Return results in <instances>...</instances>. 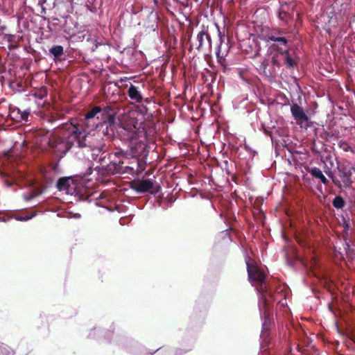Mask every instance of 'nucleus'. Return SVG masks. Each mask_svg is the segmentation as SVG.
<instances>
[{
    "label": "nucleus",
    "mask_w": 355,
    "mask_h": 355,
    "mask_svg": "<svg viewBox=\"0 0 355 355\" xmlns=\"http://www.w3.org/2000/svg\"><path fill=\"white\" fill-rule=\"evenodd\" d=\"M216 26L218 29V35L219 37L220 44L218 46L217 51H216V56L217 58L220 60L221 59H223L224 57H225L230 49V46L229 45L228 41L225 42V34L222 33L220 31L219 26L216 24ZM228 40V39H227Z\"/></svg>",
    "instance_id": "dca6fc26"
},
{
    "label": "nucleus",
    "mask_w": 355,
    "mask_h": 355,
    "mask_svg": "<svg viewBox=\"0 0 355 355\" xmlns=\"http://www.w3.org/2000/svg\"><path fill=\"white\" fill-rule=\"evenodd\" d=\"M53 20L54 21H59V19L58 18H53Z\"/></svg>",
    "instance_id": "72a5a7b5"
},
{
    "label": "nucleus",
    "mask_w": 355,
    "mask_h": 355,
    "mask_svg": "<svg viewBox=\"0 0 355 355\" xmlns=\"http://www.w3.org/2000/svg\"><path fill=\"white\" fill-rule=\"evenodd\" d=\"M127 94L129 98L135 103H141L144 101V97L140 89L132 84H130Z\"/></svg>",
    "instance_id": "a211bd4d"
},
{
    "label": "nucleus",
    "mask_w": 355,
    "mask_h": 355,
    "mask_svg": "<svg viewBox=\"0 0 355 355\" xmlns=\"http://www.w3.org/2000/svg\"><path fill=\"white\" fill-rule=\"evenodd\" d=\"M194 46L199 51L211 47V39L207 27L203 26L202 30L197 34L196 42L192 44L191 47Z\"/></svg>",
    "instance_id": "f8f14e48"
},
{
    "label": "nucleus",
    "mask_w": 355,
    "mask_h": 355,
    "mask_svg": "<svg viewBox=\"0 0 355 355\" xmlns=\"http://www.w3.org/2000/svg\"><path fill=\"white\" fill-rule=\"evenodd\" d=\"M333 206L336 209H343L345 205V201L340 196H337L332 201Z\"/></svg>",
    "instance_id": "4be33fe9"
},
{
    "label": "nucleus",
    "mask_w": 355,
    "mask_h": 355,
    "mask_svg": "<svg viewBox=\"0 0 355 355\" xmlns=\"http://www.w3.org/2000/svg\"><path fill=\"white\" fill-rule=\"evenodd\" d=\"M119 133L121 139L128 141V148L132 157H145L148 155L147 137L144 129L137 128V124L124 122L121 124Z\"/></svg>",
    "instance_id": "f257e3e1"
},
{
    "label": "nucleus",
    "mask_w": 355,
    "mask_h": 355,
    "mask_svg": "<svg viewBox=\"0 0 355 355\" xmlns=\"http://www.w3.org/2000/svg\"><path fill=\"white\" fill-rule=\"evenodd\" d=\"M49 146L54 150L55 153L61 155L66 154L73 146V140L70 138V132L67 139L61 137H53L50 139Z\"/></svg>",
    "instance_id": "0eeeda50"
},
{
    "label": "nucleus",
    "mask_w": 355,
    "mask_h": 355,
    "mask_svg": "<svg viewBox=\"0 0 355 355\" xmlns=\"http://www.w3.org/2000/svg\"><path fill=\"white\" fill-rule=\"evenodd\" d=\"M338 146L345 152L350 151L353 154H355V148H352L351 145L345 140H340L338 142Z\"/></svg>",
    "instance_id": "5701e85b"
},
{
    "label": "nucleus",
    "mask_w": 355,
    "mask_h": 355,
    "mask_svg": "<svg viewBox=\"0 0 355 355\" xmlns=\"http://www.w3.org/2000/svg\"><path fill=\"white\" fill-rule=\"evenodd\" d=\"M6 184L8 187H10L11 185H12L13 183L12 182H10L9 180H6Z\"/></svg>",
    "instance_id": "c756f323"
},
{
    "label": "nucleus",
    "mask_w": 355,
    "mask_h": 355,
    "mask_svg": "<svg viewBox=\"0 0 355 355\" xmlns=\"http://www.w3.org/2000/svg\"><path fill=\"white\" fill-rule=\"evenodd\" d=\"M49 52L53 56V60L55 61L60 60V57L64 54V49L61 45H55L49 49Z\"/></svg>",
    "instance_id": "412c9836"
},
{
    "label": "nucleus",
    "mask_w": 355,
    "mask_h": 355,
    "mask_svg": "<svg viewBox=\"0 0 355 355\" xmlns=\"http://www.w3.org/2000/svg\"><path fill=\"white\" fill-rule=\"evenodd\" d=\"M280 55L282 56L284 59V63L288 68H293L296 66V62L289 55V53L287 49H279Z\"/></svg>",
    "instance_id": "6ab92c4d"
},
{
    "label": "nucleus",
    "mask_w": 355,
    "mask_h": 355,
    "mask_svg": "<svg viewBox=\"0 0 355 355\" xmlns=\"http://www.w3.org/2000/svg\"><path fill=\"white\" fill-rule=\"evenodd\" d=\"M308 171L313 178L319 179L323 184H327L329 183L328 180L325 178L319 168L313 167Z\"/></svg>",
    "instance_id": "aec40b11"
},
{
    "label": "nucleus",
    "mask_w": 355,
    "mask_h": 355,
    "mask_svg": "<svg viewBox=\"0 0 355 355\" xmlns=\"http://www.w3.org/2000/svg\"><path fill=\"white\" fill-rule=\"evenodd\" d=\"M295 8V3L294 2L281 4L278 12V17L285 25H289L290 22L293 20Z\"/></svg>",
    "instance_id": "ddd939ff"
},
{
    "label": "nucleus",
    "mask_w": 355,
    "mask_h": 355,
    "mask_svg": "<svg viewBox=\"0 0 355 355\" xmlns=\"http://www.w3.org/2000/svg\"><path fill=\"white\" fill-rule=\"evenodd\" d=\"M73 184V180L71 177H63L58 180L56 187L59 191H65L67 193H69L74 189L71 187Z\"/></svg>",
    "instance_id": "f3484780"
},
{
    "label": "nucleus",
    "mask_w": 355,
    "mask_h": 355,
    "mask_svg": "<svg viewBox=\"0 0 355 355\" xmlns=\"http://www.w3.org/2000/svg\"><path fill=\"white\" fill-rule=\"evenodd\" d=\"M62 128L70 131V138L73 140L74 146L80 148L89 147L90 129L83 125V121L76 119H71L70 123L62 124Z\"/></svg>",
    "instance_id": "f03ea898"
},
{
    "label": "nucleus",
    "mask_w": 355,
    "mask_h": 355,
    "mask_svg": "<svg viewBox=\"0 0 355 355\" xmlns=\"http://www.w3.org/2000/svg\"><path fill=\"white\" fill-rule=\"evenodd\" d=\"M116 112L112 106L95 105L85 113L84 117L80 120L83 121V125L94 129V126L98 123L101 124L104 121L116 120Z\"/></svg>",
    "instance_id": "7ed1b4c3"
},
{
    "label": "nucleus",
    "mask_w": 355,
    "mask_h": 355,
    "mask_svg": "<svg viewBox=\"0 0 355 355\" xmlns=\"http://www.w3.org/2000/svg\"><path fill=\"white\" fill-rule=\"evenodd\" d=\"M116 120L104 121L94 126V129L105 140L111 141L114 136L116 124Z\"/></svg>",
    "instance_id": "1a4fd4ad"
},
{
    "label": "nucleus",
    "mask_w": 355,
    "mask_h": 355,
    "mask_svg": "<svg viewBox=\"0 0 355 355\" xmlns=\"http://www.w3.org/2000/svg\"><path fill=\"white\" fill-rule=\"evenodd\" d=\"M337 169L339 179L334 176L331 171H325V173L331 178L334 184L338 188H350L353 184L352 179V171H354L355 168L354 167L349 168L345 165H338Z\"/></svg>",
    "instance_id": "39448f33"
},
{
    "label": "nucleus",
    "mask_w": 355,
    "mask_h": 355,
    "mask_svg": "<svg viewBox=\"0 0 355 355\" xmlns=\"http://www.w3.org/2000/svg\"><path fill=\"white\" fill-rule=\"evenodd\" d=\"M132 188L138 193H143L150 191L155 194L159 192L161 187L159 184H155V181L151 179H143L134 181Z\"/></svg>",
    "instance_id": "6e6552de"
},
{
    "label": "nucleus",
    "mask_w": 355,
    "mask_h": 355,
    "mask_svg": "<svg viewBox=\"0 0 355 355\" xmlns=\"http://www.w3.org/2000/svg\"><path fill=\"white\" fill-rule=\"evenodd\" d=\"M247 271L249 280L256 286L257 291L260 293L259 300L263 304H266V294L268 293V284L266 281V275L259 268L252 266L247 263Z\"/></svg>",
    "instance_id": "20e7f679"
},
{
    "label": "nucleus",
    "mask_w": 355,
    "mask_h": 355,
    "mask_svg": "<svg viewBox=\"0 0 355 355\" xmlns=\"http://www.w3.org/2000/svg\"><path fill=\"white\" fill-rule=\"evenodd\" d=\"M6 29V25L0 19V34L3 33Z\"/></svg>",
    "instance_id": "bb28decb"
},
{
    "label": "nucleus",
    "mask_w": 355,
    "mask_h": 355,
    "mask_svg": "<svg viewBox=\"0 0 355 355\" xmlns=\"http://www.w3.org/2000/svg\"><path fill=\"white\" fill-rule=\"evenodd\" d=\"M35 196H36L35 193H34L33 192H30L28 193L25 194L24 198L25 200L28 201V200L33 199Z\"/></svg>",
    "instance_id": "a878e982"
},
{
    "label": "nucleus",
    "mask_w": 355,
    "mask_h": 355,
    "mask_svg": "<svg viewBox=\"0 0 355 355\" xmlns=\"http://www.w3.org/2000/svg\"><path fill=\"white\" fill-rule=\"evenodd\" d=\"M32 216H26L25 217H20V218H17L18 220H27L30 218H31Z\"/></svg>",
    "instance_id": "cd10ccee"
},
{
    "label": "nucleus",
    "mask_w": 355,
    "mask_h": 355,
    "mask_svg": "<svg viewBox=\"0 0 355 355\" xmlns=\"http://www.w3.org/2000/svg\"><path fill=\"white\" fill-rule=\"evenodd\" d=\"M344 227H345V229H348V227H349V224H348V223H345V226H344Z\"/></svg>",
    "instance_id": "2f4dec72"
},
{
    "label": "nucleus",
    "mask_w": 355,
    "mask_h": 355,
    "mask_svg": "<svg viewBox=\"0 0 355 355\" xmlns=\"http://www.w3.org/2000/svg\"><path fill=\"white\" fill-rule=\"evenodd\" d=\"M291 112L296 123L301 128H307L309 126L310 119L304 109L298 104L291 105Z\"/></svg>",
    "instance_id": "9b49d317"
},
{
    "label": "nucleus",
    "mask_w": 355,
    "mask_h": 355,
    "mask_svg": "<svg viewBox=\"0 0 355 355\" xmlns=\"http://www.w3.org/2000/svg\"><path fill=\"white\" fill-rule=\"evenodd\" d=\"M259 309L262 311H263V330L262 334L264 336H267L268 334L269 329L270 328L272 321V316L269 310V305L268 302V300L266 299V304L264 305L263 303H261V300H259Z\"/></svg>",
    "instance_id": "2eb2a0df"
},
{
    "label": "nucleus",
    "mask_w": 355,
    "mask_h": 355,
    "mask_svg": "<svg viewBox=\"0 0 355 355\" xmlns=\"http://www.w3.org/2000/svg\"><path fill=\"white\" fill-rule=\"evenodd\" d=\"M266 65H267V64H265V63L261 64V67L263 68V71H265V69H266Z\"/></svg>",
    "instance_id": "7c9ffc66"
},
{
    "label": "nucleus",
    "mask_w": 355,
    "mask_h": 355,
    "mask_svg": "<svg viewBox=\"0 0 355 355\" xmlns=\"http://www.w3.org/2000/svg\"><path fill=\"white\" fill-rule=\"evenodd\" d=\"M144 101H145L146 103H149V100H148V98H145V99H144Z\"/></svg>",
    "instance_id": "473e14b6"
},
{
    "label": "nucleus",
    "mask_w": 355,
    "mask_h": 355,
    "mask_svg": "<svg viewBox=\"0 0 355 355\" xmlns=\"http://www.w3.org/2000/svg\"><path fill=\"white\" fill-rule=\"evenodd\" d=\"M279 56H281V55H280V53H279V54L275 55L272 58V64L275 65H277L278 67L279 66Z\"/></svg>",
    "instance_id": "393cba45"
},
{
    "label": "nucleus",
    "mask_w": 355,
    "mask_h": 355,
    "mask_svg": "<svg viewBox=\"0 0 355 355\" xmlns=\"http://www.w3.org/2000/svg\"><path fill=\"white\" fill-rule=\"evenodd\" d=\"M17 112V114L19 115V118L21 120L25 121H28V116L31 113L30 110L28 109V110H21L20 108H17L13 110V112Z\"/></svg>",
    "instance_id": "b1692460"
},
{
    "label": "nucleus",
    "mask_w": 355,
    "mask_h": 355,
    "mask_svg": "<svg viewBox=\"0 0 355 355\" xmlns=\"http://www.w3.org/2000/svg\"><path fill=\"white\" fill-rule=\"evenodd\" d=\"M123 155V151L119 150L116 152L114 155H110V159L111 156L113 157L110 162V163L107 164L105 160V157H103L101 160V164L103 167H105V170L111 174H116V173H124L128 171V169L130 168L129 166H123V160L121 159ZM131 169H132L131 168Z\"/></svg>",
    "instance_id": "423d86ee"
},
{
    "label": "nucleus",
    "mask_w": 355,
    "mask_h": 355,
    "mask_svg": "<svg viewBox=\"0 0 355 355\" xmlns=\"http://www.w3.org/2000/svg\"><path fill=\"white\" fill-rule=\"evenodd\" d=\"M284 31L282 28H277L272 30L270 32H268L266 34V40L268 42H274L277 44H273L272 46V48H277L278 51L279 52V49H282V47H279L278 45L283 46L286 49H287L288 40L286 37H283Z\"/></svg>",
    "instance_id": "9d476101"
},
{
    "label": "nucleus",
    "mask_w": 355,
    "mask_h": 355,
    "mask_svg": "<svg viewBox=\"0 0 355 355\" xmlns=\"http://www.w3.org/2000/svg\"><path fill=\"white\" fill-rule=\"evenodd\" d=\"M324 134L325 135L326 138H327V137H332L334 136L333 134H331V133H329L328 132H326V131L324 132Z\"/></svg>",
    "instance_id": "c85d7f7f"
},
{
    "label": "nucleus",
    "mask_w": 355,
    "mask_h": 355,
    "mask_svg": "<svg viewBox=\"0 0 355 355\" xmlns=\"http://www.w3.org/2000/svg\"><path fill=\"white\" fill-rule=\"evenodd\" d=\"M93 132L90 131V141L89 148L92 150H96L98 152L105 151V139L100 135L94 129H92Z\"/></svg>",
    "instance_id": "4468645a"
}]
</instances>
